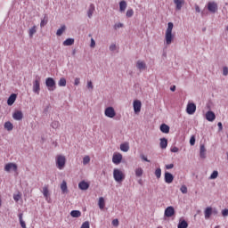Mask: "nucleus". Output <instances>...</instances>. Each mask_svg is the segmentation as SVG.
I'll return each instance as SVG.
<instances>
[{
	"label": "nucleus",
	"instance_id": "obj_64",
	"mask_svg": "<svg viewBox=\"0 0 228 228\" xmlns=\"http://www.w3.org/2000/svg\"><path fill=\"white\" fill-rule=\"evenodd\" d=\"M0 206H1V200H0Z\"/></svg>",
	"mask_w": 228,
	"mask_h": 228
},
{
	"label": "nucleus",
	"instance_id": "obj_18",
	"mask_svg": "<svg viewBox=\"0 0 228 228\" xmlns=\"http://www.w3.org/2000/svg\"><path fill=\"white\" fill-rule=\"evenodd\" d=\"M17 101V94H12L10 95V97L7 100L8 106H12V104Z\"/></svg>",
	"mask_w": 228,
	"mask_h": 228
},
{
	"label": "nucleus",
	"instance_id": "obj_49",
	"mask_svg": "<svg viewBox=\"0 0 228 228\" xmlns=\"http://www.w3.org/2000/svg\"><path fill=\"white\" fill-rule=\"evenodd\" d=\"M110 51H117V45L115 44L110 45Z\"/></svg>",
	"mask_w": 228,
	"mask_h": 228
},
{
	"label": "nucleus",
	"instance_id": "obj_37",
	"mask_svg": "<svg viewBox=\"0 0 228 228\" xmlns=\"http://www.w3.org/2000/svg\"><path fill=\"white\" fill-rule=\"evenodd\" d=\"M59 86H67V79L65 77H61L59 80Z\"/></svg>",
	"mask_w": 228,
	"mask_h": 228
},
{
	"label": "nucleus",
	"instance_id": "obj_19",
	"mask_svg": "<svg viewBox=\"0 0 228 228\" xmlns=\"http://www.w3.org/2000/svg\"><path fill=\"white\" fill-rule=\"evenodd\" d=\"M78 188L79 190H83V191L88 190V188H90V183L85 181H82L78 183Z\"/></svg>",
	"mask_w": 228,
	"mask_h": 228
},
{
	"label": "nucleus",
	"instance_id": "obj_47",
	"mask_svg": "<svg viewBox=\"0 0 228 228\" xmlns=\"http://www.w3.org/2000/svg\"><path fill=\"white\" fill-rule=\"evenodd\" d=\"M87 88L88 90H94V84L92 83V81L87 82Z\"/></svg>",
	"mask_w": 228,
	"mask_h": 228
},
{
	"label": "nucleus",
	"instance_id": "obj_34",
	"mask_svg": "<svg viewBox=\"0 0 228 228\" xmlns=\"http://www.w3.org/2000/svg\"><path fill=\"white\" fill-rule=\"evenodd\" d=\"M136 177H142L143 175V169L142 167H137L135 169Z\"/></svg>",
	"mask_w": 228,
	"mask_h": 228
},
{
	"label": "nucleus",
	"instance_id": "obj_16",
	"mask_svg": "<svg viewBox=\"0 0 228 228\" xmlns=\"http://www.w3.org/2000/svg\"><path fill=\"white\" fill-rule=\"evenodd\" d=\"M174 4H175V10L179 12L184 6V0H174Z\"/></svg>",
	"mask_w": 228,
	"mask_h": 228
},
{
	"label": "nucleus",
	"instance_id": "obj_9",
	"mask_svg": "<svg viewBox=\"0 0 228 228\" xmlns=\"http://www.w3.org/2000/svg\"><path fill=\"white\" fill-rule=\"evenodd\" d=\"M112 163H114V165H120V163H122V154L114 153L112 156Z\"/></svg>",
	"mask_w": 228,
	"mask_h": 228
},
{
	"label": "nucleus",
	"instance_id": "obj_48",
	"mask_svg": "<svg viewBox=\"0 0 228 228\" xmlns=\"http://www.w3.org/2000/svg\"><path fill=\"white\" fill-rule=\"evenodd\" d=\"M13 200H15V202H19V200H20V194H14Z\"/></svg>",
	"mask_w": 228,
	"mask_h": 228
},
{
	"label": "nucleus",
	"instance_id": "obj_8",
	"mask_svg": "<svg viewBox=\"0 0 228 228\" xmlns=\"http://www.w3.org/2000/svg\"><path fill=\"white\" fill-rule=\"evenodd\" d=\"M134 111L136 115L142 111V102L140 100L134 101Z\"/></svg>",
	"mask_w": 228,
	"mask_h": 228
},
{
	"label": "nucleus",
	"instance_id": "obj_20",
	"mask_svg": "<svg viewBox=\"0 0 228 228\" xmlns=\"http://www.w3.org/2000/svg\"><path fill=\"white\" fill-rule=\"evenodd\" d=\"M160 131L161 133H165L166 134H168V133H170V126H168V125L167 124H162L160 126Z\"/></svg>",
	"mask_w": 228,
	"mask_h": 228
},
{
	"label": "nucleus",
	"instance_id": "obj_11",
	"mask_svg": "<svg viewBox=\"0 0 228 228\" xmlns=\"http://www.w3.org/2000/svg\"><path fill=\"white\" fill-rule=\"evenodd\" d=\"M33 92L37 95L40 94V80L37 79L33 82Z\"/></svg>",
	"mask_w": 228,
	"mask_h": 228
},
{
	"label": "nucleus",
	"instance_id": "obj_31",
	"mask_svg": "<svg viewBox=\"0 0 228 228\" xmlns=\"http://www.w3.org/2000/svg\"><path fill=\"white\" fill-rule=\"evenodd\" d=\"M200 156L202 159L206 158V147L204 145H200Z\"/></svg>",
	"mask_w": 228,
	"mask_h": 228
},
{
	"label": "nucleus",
	"instance_id": "obj_17",
	"mask_svg": "<svg viewBox=\"0 0 228 228\" xmlns=\"http://www.w3.org/2000/svg\"><path fill=\"white\" fill-rule=\"evenodd\" d=\"M204 213H205V219L209 220V218H211V216L213 215V208L208 207L205 209Z\"/></svg>",
	"mask_w": 228,
	"mask_h": 228
},
{
	"label": "nucleus",
	"instance_id": "obj_63",
	"mask_svg": "<svg viewBox=\"0 0 228 228\" xmlns=\"http://www.w3.org/2000/svg\"><path fill=\"white\" fill-rule=\"evenodd\" d=\"M226 31H228V25L226 26Z\"/></svg>",
	"mask_w": 228,
	"mask_h": 228
},
{
	"label": "nucleus",
	"instance_id": "obj_33",
	"mask_svg": "<svg viewBox=\"0 0 228 228\" xmlns=\"http://www.w3.org/2000/svg\"><path fill=\"white\" fill-rule=\"evenodd\" d=\"M63 45H74V38H68L63 42Z\"/></svg>",
	"mask_w": 228,
	"mask_h": 228
},
{
	"label": "nucleus",
	"instance_id": "obj_21",
	"mask_svg": "<svg viewBox=\"0 0 228 228\" xmlns=\"http://www.w3.org/2000/svg\"><path fill=\"white\" fill-rule=\"evenodd\" d=\"M45 200H49V186L45 185L42 191Z\"/></svg>",
	"mask_w": 228,
	"mask_h": 228
},
{
	"label": "nucleus",
	"instance_id": "obj_25",
	"mask_svg": "<svg viewBox=\"0 0 228 228\" xmlns=\"http://www.w3.org/2000/svg\"><path fill=\"white\" fill-rule=\"evenodd\" d=\"M159 145L160 149H167L168 147V140L167 138H161Z\"/></svg>",
	"mask_w": 228,
	"mask_h": 228
},
{
	"label": "nucleus",
	"instance_id": "obj_10",
	"mask_svg": "<svg viewBox=\"0 0 228 228\" xmlns=\"http://www.w3.org/2000/svg\"><path fill=\"white\" fill-rule=\"evenodd\" d=\"M165 216H167V218H170L172 216H174V215H175V209L174 208V207H167L165 209V213H164Z\"/></svg>",
	"mask_w": 228,
	"mask_h": 228
},
{
	"label": "nucleus",
	"instance_id": "obj_60",
	"mask_svg": "<svg viewBox=\"0 0 228 228\" xmlns=\"http://www.w3.org/2000/svg\"><path fill=\"white\" fill-rule=\"evenodd\" d=\"M91 47H95V41L94 38L91 39Z\"/></svg>",
	"mask_w": 228,
	"mask_h": 228
},
{
	"label": "nucleus",
	"instance_id": "obj_4",
	"mask_svg": "<svg viewBox=\"0 0 228 228\" xmlns=\"http://www.w3.org/2000/svg\"><path fill=\"white\" fill-rule=\"evenodd\" d=\"M45 86H47L49 92H54L56 90V81L53 77H47L45 80Z\"/></svg>",
	"mask_w": 228,
	"mask_h": 228
},
{
	"label": "nucleus",
	"instance_id": "obj_52",
	"mask_svg": "<svg viewBox=\"0 0 228 228\" xmlns=\"http://www.w3.org/2000/svg\"><path fill=\"white\" fill-rule=\"evenodd\" d=\"M223 216H228V208H225L222 211Z\"/></svg>",
	"mask_w": 228,
	"mask_h": 228
},
{
	"label": "nucleus",
	"instance_id": "obj_42",
	"mask_svg": "<svg viewBox=\"0 0 228 228\" xmlns=\"http://www.w3.org/2000/svg\"><path fill=\"white\" fill-rule=\"evenodd\" d=\"M47 22H48L47 16H45L44 19L41 20V23H40L41 28H44V26H46Z\"/></svg>",
	"mask_w": 228,
	"mask_h": 228
},
{
	"label": "nucleus",
	"instance_id": "obj_61",
	"mask_svg": "<svg viewBox=\"0 0 228 228\" xmlns=\"http://www.w3.org/2000/svg\"><path fill=\"white\" fill-rule=\"evenodd\" d=\"M195 10L196 12H198V13H200V8L199 7V5L196 6Z\"/></svg>",
	"mask_w": 228,
	"mask_h": 228
},
{
	"label": "nucleus",
	"instance_id": "obj_1",
	"mask_svg": "<svg viewBox=\"0 0 228 228\" xmlns=\"http://www.w3.org/2000/svg\"><path fill=\"white\" fill-rule=\"evenodd\" d=\"M173 29H174V23L168 22L167 28L166 29V34H165V40H166L167 45H170V44L174 42V36L172 35Z\"/></svg>",
	"mask_w": 228,
	"mask_h": 228
},
{
	"label": "nucleus",
	"instance_id": "obj_59",
	"mask_svg": "<svg viewBox=\"0 0 228 228\" xmlns=\"http://www.w3.org/2000/svg\"><path fill=\"white\" fill-rule=\"evenodd\" d=\"M218 127H219V131H222L224 129V126H222V122H219L217 124Z\"/></svg>",
	"mask_w": 228,
	"mask_h": 228
},
{
	"label": "nucleus",
	"instance_id": "obj_40",
	"mask_svg": "<svg viewBox=\"0 0 228 228\" xmlns=\"http://www.w3.org/2000/svg\"><path fill=\"white\" fill-rule=\"evenodd\" d=\"M88 163H90V156L86 155V156L83 158V165H88Z\"/></svg>",
	"mask_w": 228,
	"mask_h": 228
},
{
	"label": "nucleus",
	"instance_id": "obj_45",
	"mask_svg": "<svg viewBox=\"0 0 228 228\" xmlns=\"http://www.w3.org/2000/svg\"><path fill=\"white\" fill-rule=\"evenodd\" d=\"M180 191L182 193H188V187H186V185H182Z\"/></svg>",
	"mask_w": 228,
	"mask_h": 228
},
{
	"label": "nucleus",
	"instance_id": "obj_36",
	"mask_svg": "<svg viewBox=\"0 0 228 228\" xmlns=\"http://www.w3.org/2000/svg\"><path fill=\"white\" fill-rule=\"evenodd\" d=\"M178 228H188V222L183 220L178 224Z\"/></svg>",
	"mask_w": 228,
	"mask_h": 228
},
{
	"label": "nucleus",
	"instance_id": "obj_44",
	"mask_svg": "<svg viewBox=\"0 0 228 228\" xmlns=\"http://www.w3.org/2000/svg\"><path fill=\"white\" fill-rule=\"evenodd\" d=\"M216 177H218V171H214V172L211 174L209 179H216Z\"/></svg>",
	"mask_w": 228,
	"mask_h": 228
},
{
	"label": "nucleus",
	"instance_id": "obj_38",
	"mask_svg": "<svg viewBox=\"0 0 228 228\" xmlns=\"http://www.w3.org/2000/svg\"><path fill=\"white\" fill-rule=\"evenodd\" d=\"M18 216H19V220L21 227L26 228V222H24V220L22 219V214H19Z\"/></svg>",
	"mask_w": 228,
	"mask_h": 228
},
{
	"label": "nucleus",
	"instance_id": "obj_56",
	"mask_svg": "<svg viewBox=\"0 0 228 228\" xmlns=\"http://www.w3.org/2000/svg\"><path fill=\"white\" fill-rule=\"evenodd\" d=\"M141 158L142 159H143V161H146L147 163H151V160H149L147 157H145L144 155H142Z\"/></svg>",
	"mask_w": 228,
	"mask_h": 228
},
{
	"label": "nucleus",
	"instance_id": "obj_3",
	"mask_svg": "<svg viewBox=\"0 0 228 228\" xmlns=\"http://www.w3.org/2000/svg\"><path fill=\"white\" fill-rule=\"evenodd\" d=\"M55 163L59 170H63L67 163V159L63 155H57L55 157Z\"/></svg>",
	"mask_w": 228,
	"mask_h": 228
},
{
	"label": "nucleus",
	"instance_id": "obj_7",
	"mask_svg": "<svg viewBox=\"0 0 228 228\" xmlns=\"http://www.w3.org/2000/svg\"><path fill=\"white\" fill-rule=\"evenodd\" d=\"M195 111H197V105H195V103L193 102H189L186 108V112L188 113V115H193Z\"/></svg>",
	"mask_w": 228,
	"mask_h": 228
},
{
	"label": "nucleus",
	"instance_id": "obj_30",
	"mask_svg": "<svg viewBox=\"0 0 228 228\" xmlns=\"http://www.w3.org/2000/svg\"><path fill=\"white\" fill-rule=\"evenodd\" d=\"M70 216L73 217V218H79V216H81V211L79 210H72L70 212Z\"/></svg>",
	"mask_w": 228,
	"mask_h": 228
},
{
	"label": "nucleus",
	"instance_id": "obj_35",
	"mask_svg": "<svg viewBox=\"0 0 228 228\" xmlns=\"http://www.w3.org/2000/svg\"><path fill=\"white\" fill-rule=\"evenodd\" d=\"M4 128L7 129V131H12V129H13V124H12L10 121H7L4 123Z\"/></svg>",
	"mask_w": 228,
	"mask_h": 228
},
{
	"label": "nucleus",
	"instance_id": "obj_24",
	"mask_svg": "<svg viewBox=\"0 0 228 228\" xmlns=\"http://www.w3.org/2000/svg\"><path fill=\"white\" fill-rule=\"evenodd\" d=\"M136 67L139 70H145V69H147V65L143 62V61H138Z\"/></svg>",
	"mask_w": 228,
	"mask_h": 228
},
{
	"label": "nucleus",
	"instance_id": "obj_6",
	"mask_svg": "<svg viewBox=\"0 0 228 228\" xmlns=\"http://www.w3.org/2000/svg\"><path fill=\"white\" fill-rule=\"evenodd\" d=\"M208 10L211 13H216V12H218V4H216V2H208Z\"/></svg>",
	"mask_w": 228,
	"mask_h": 228
},
{
	"label": "nucleus",
	"instance_id": "obj_51",
	"mask_svg": "<svg viewBox=\"0 0 228 228\" xmlns=\"http://www.w3.org/2000/svg\"><path fill=\"white\" fill-rule=\"evenodd\" d=\"M223 74H224V76H227V74H228V68L227 67L223 68Z\"/></svg>",
	"mask_w": 228,
	"mask_h": 228
},
{
	"label": "nucleus",
	"instance_id": "obj_2",
	"mask_svg": "<svg viewBox=\"0 0 228 228\" xmlns=\"http://www.w3.org/2000/svg\"><path fill=\"white\" fill-rule=\"evenodd\" d=\"M113 177L116 183H122L124 179H126V174H124V171L121 169L114 168Z\"/></svg>",
	"mask_w": 228,
	"mask_h": 228
},
{
	"label": "nucleus",
	"instance_id": "obj_14",
	"mask_svg": "<svg viewBox=\"0 0 228 228\" xmlns=\"http://www.w3.org/2000/svg\"><path fill=\"white\" fill-rule=\"evenodd\" d=\"M215 118H216V116L215 115V112L211 111V110H208L207 113H206V119L208 121V122H213L215 121Z\"/></svg>",
	"mask_w": 228,
	"mask_h": 228
},
{
	"label": "nucleus",
	"instance_id": "obj_26",
	"mask_svg": "<svg viewBox=\"0 0 228 228\" xmlns=\"http://www.w3.org/2000/svg\"><path fill=\"white\" fill-rule=\"evenodd\" d=\"M61 190L62 193H68L69 192V189L67 187V182L65 180H63L61 184Z\"/></svg>",
	"mask_w": 228,
	"mask_h": 228
},
{
	"label": "nucleus",
	"instance_id": "obj_41",
	"mask_svg": "<svg viewBox=\"0 0 228 228\" xmlns=\"http://www.w3.org/2000/svg\"><path fill=\"white\" fill-rule=\"evenodd\" d=\"M155 175H156L157 179L161 178V168L159 167L155 170Z\"/></svg>",
	"mask_w": 228,
	"mask_h": 228
},
{
	"label": "nucleus",
	"instance_id": "obj_57",
	"mask_svg": "<svg viewBox=\"0 0 228 228\" xmlns=\"http://www.w3.org/2000/svg\"><path fill=\"white\" fill-rule=\"evenodd\" d=\"M190 143H191V145H195V137H191L190 139Z\"/></svg>",
	"mask_w": 228,
	"mask_h": 228
},
{
	"label": "nucleus",
	"instance_id": "obj_58",
	"mask_svg": "<svg viewBox=\"0 0 228 228\" xmlns=\"http://www.w3.org/2000/svg\"><path fill=\"white\" fill-rule=\"evenodd\" d=\"M79 83H80L79 78H75L74 85H75L76 86H77V85H79Z\"/></svg>",
	"mask_w": 228,
	"mask_h": 228
},
{
	"label": "nucleus",
	"instance_id": "obj_29",
	"mask_svg": "<svg viewBox=\"0 0 228 228\" xmlns=\"http://www.w3.org/2000/svg\"><path fill=\"white\" fill-rule=\"evenodd\" d=\"M37 33V27L34 25L32 28L28 29V37L29 38H33V36Z\"/></svg>",
	"mask_w": 228,
	"mask_h": 228
},
{
	"label": "nucleus",
	"instance_id": "obj_55",
	"mask_svg": "<svg viewBox=\"0 0 228 228\" xmlns=\"http://www.w3.org/2000/svg\"><path fill=\"white\" fill-rule=\"evenodd\" d=\"M171 152H179V148H177L175 146L171 148Z\"/></svg>",
	"mask_w": 228,
	"mask_h": 228
},
{
	"label": "nucleus",
	"instance_id": "obj_39",
	"mask_svg": "<svg viewBox=\"0 0 228 228\" xmlns=\"http://www.w3.org/2000/svg\"><path fill=\"white\" fill-rule=\"evenodd\" d=\"M126 17L129 19L134 15V11L133 9H128L126 13Z\"/></svg>",
	"mask_w": 228,
	"mask_h": 228
},
{
	"label": "nucleus",
	"instance_id": "obj_27",
	"mask_svg": "<svg viewBox=\"0 0 228 228\" xmlns=\"http://www.w3.org/2000/svg\"><path fill=\"white\" fill-rule=\"evenodd\" d=\"M120 151H122L123 152H127L129 151V142L121 143Z\"/></svg>",
	"mask_w": 228,
	"mask_h": 228
},
{
	"label": "nucleus",
	"instance_id": "obj_23",
	"mask_svg": "<svg viewBox=\"0 0 228 228\" xmlns=\"http://www.w3.org/2000/svg\"><path fill=\"white\" fill-rule=\"evenodd\" d=\"M94 12H95V5H94V4H91L87 11V16L89 17V19H92V15H94Z\"/></svg>",
	"mask_w": 228,
	"mask_h": 228
},
{
	"label": "nucleus",
	"instance_id": "obj_46",
	"mask_svg": "<svg viewBox=\"0 0 228 228\" xmlns=\"http://www.w3.org/2000/svg\"><path fill=\"white\" fill-rule=\"evenodd\" d=\"M81 228H90V223L88 221L84 222Z\"/></svg>",
	"mask_w": 228,
	"mask_h": 228
},
{
	"label": "nucleus",
	"instance_id": "obj_54",
	"mask_svg": "<svg viewBox=\"0 0 228 228\" xmlns=\"http://www.w3.org/2000/svg\"><path fill=\"white\" fill-rule=\"evenodd\" d=\"M166 168H167V170H170V169L174 168V164L166 165Z\"/></svg>",
	"mask_w": 228,
	"mask_h": 228
},
{
	"label": "nucleus",
	"instance_id": "obj_28",
	"mask_svg": "<svg viewBox=\"0 0 228 228\" xmlns=\"http://www.w3.org/2000/svg\"><path fill=\"white\" fill-rule=\"evenodd\" d=\"M98 206H99L100 209H104V207L106 206V202L104 201L103 197L99 198Z\"/></svg>",
	"mask_w": 228,
	"mask_h": 228
},
{
	"label": "nucleus",
	"instance_id": "obj_43",
	"mask_svg": "<svg viewBox=\"0 0 228 228\" xmlns=\"http://www.w3.org/2000/svg\"><path fill=\"white\" fill-rule=\"evenodd\" d=\"M52 127L53 129H58V127H60V121H53L52 122Z\"/></svg>",
	"mask_w": 228,
	"mask_h": 228
},
{
	"label": "nucleus",
	"instance_id": "obj_50",
	"mask_svg": "<svg viewBox=\"0 0 228 228\" xmlns=\"http://www.w3.org/2000/svg\"><path fill=\"white\" fill-rule=\"evenodd\" d=\"M112 225H114V227H118V219H114L112 221Z\"/></svg>",
	"mask_w": 228,
	"mask_h": 228
},
{
	"label": "nucleus",
	"instance_id": "obj_32",
	"mask_svg": "<svg viewBox=\"0 0 228 228\" xmlns=\"http://www.w3.org/2000/svg\"><path fill=\"white\" fill-rule=\"evenodd\" d=\"M65 29H67V28L65 27V25H62L61 28H60L56 32L57 37H61V35H63Z\"/></svg>",
	"mask_w": 228,
	"mask_h": 228
},
{
	"label": "nucleus",
	"instance_id": "obj_15",
	"mask_svg": "<svg viewBox=\"0 0 228 228\" xmlns=\"http://www.w3.org/2000/svg\"><path fill=\"white\" fill-rule=\"evenodd\" d=\"M12 118H14V120H22V118H24V114H22V111L20 110H16L12 114Z\"/></svg>",
	"mask_w": 228,
	"mask_h": 228
},
{
	"label": "nucleus",
	"instance_id": "obj_62",
	"mask_svg": "<svg viewBox=\"0 0 228 228\" xmlns=\"http://www.w3.org/2000/svg\"><path fill=\"white\" fill-rule=\"evenodd\" d=\"M171 92H175V86H173L171 88H170Z\"/></svg>",
	"mask_w": 228,
	"mask_h": 228
},
{
	"label": "nucleus",
	"instance_id": "obj_53",
	"mask_svg": "<svg viewBox=\"0 0 228 228\" xmlns=\"http://www.w3.org/2000/svg\"><path fill=\"white\" fill-rule=\"evenodd\" d=\"M119 28H124V24L118 23V24L115 25V29H118Z\"/></svg>",
	"mask_w": 228,
	"mask_h": 228
},
{
	"label": "nucleus",
	"instance_id": "obj_12",
	"mask_svg": "<svg viewBox=\"0 0 228 228\" xmlns=\"http://www.w3.org/2000/svg\"><path fill=\"white\" fill-rule=\"evenodd\" d=\"M164 179H165V183H167V184H171V183H174V175H172L171 173L166 172Z\"/></svg>",
	"mask_w": 228,
	"mask_h": 228
},
{
	"label": "nucleus",
	"instance_id": "obj_13",
	"mask_svg": "<svg viewBox=\"0 0 228 228\" xmlns=\"http://www.w3.org/2000/svg\"><path fill=\"white\" fill-rule=\"evenodd\" d=\"M5 172H10V170H13L14 172H17V164L14 163H8L4 167Z\"/></svg>",
	"mask_w": 228,
	"mask_h": 228
},
{
	"label": "nucleus",
	"instance_id": "obj_22",
	"mask_svg": "<svg viewBox=\"0 0 228 228\" xmlns=\"http://www.w3.org/2000/svg\"><path fill=\"white\" fill-rule=\"evenodd\" d=\"M126 8H127V3L125 0L119 2V12H126Z\"/></svg>",
	"mask_w": 228,
	"mask_h": 228
},
{
	"label": "nucleus",
	"instance_id": "obj_5",
	"mask_svg": "<svg viewBox=\"0 0 228 228\" xmlns=\"http://www.w3.org/2000/svg\"><path fill=\"white\" fill-rule=\"evenodd\" d=\"M104 115L105 117H108V118H114L117 115V112L113 107H107L104 110Z\"/></svg>",
	"mask_w": 228,
	"mask_h": 228
}]
</instances>
